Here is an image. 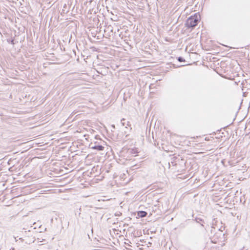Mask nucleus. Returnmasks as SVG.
I'll use <instances>...</instances> for the list:
<instances>
[{"label": "nucleus", "instance_id": "obj_1", "mask_svg": "<svg viewBox=\"0 0 250 250\" xmlns=\"http://www.w3.org/2000/svg\"><path fill=\"white\" fill-rule=\"evenodd\" d=\"M200 20V15L199 14H195L194 16H191L187 20L186 23V26L188 28H193L197 25Z\"/></svg>", "mask_w": 250, "mask_h": 250}, {"label": "nucleus", "instance_id": "obj_2", "mask_svg": "<svg viewBox=\"0 0 250 250\" xmlns=\"http://www.w3.org/2000/svg\"><path fill=\"white\" fill-rule=\"evenodd\" d=\"M121 124L123 126H125L126 128L127 127V126L130 127L131 124L129 121H127L126 122H125V119L123 118L121 121Z\"/></svg>", "mask_w": 250, "mask_h": 250}, {"label": "nucleus", "instance_id": "obj_3", "mask_svg": "<svg viewBox=\"0 0 250 250\" xmlns=\"http://www.w3.org/2000/svg\"><path fill=\"white\" fill-rule=\"evenodd\" d=\"M91 147L93 149H96L99 151L103 150L104 148V147L101 145H95L94 146H92Z\"/></svg>", "mask_w": 250, "mask_h": 250}, {"label": "nucleus", "instance_id": "obj_4", "mask_svg": "<svg viewBox=\"0 0 250 250\" xmlns=\"http://www.w3.org/2000/svg\"><path fill=\"white\" fill-rule=\"evenodd\" d=\"M147 213L144 211H140L138 212V215L140 217H144L146 216Z\"/></svg>", "mask_w": 250, "mask_h": 250}, {"label": "nucleus", "instance_id": "obj_5", "mask_svg": "<svg viewBox=\"0 0 250 250\" xmlns=\"http://www.w3.org/2000/svg\"><path fill=\"white\" fill-rule=\"evenodd\" d=\"M195 220L197 223L201 224V225L203 226V223H204V222L201 218L197 217L195 218Z\"/></svg>", "mask_w": 250, "mask_h": 250}, {"label": "nucleus", "instance_id": "obj_6", "mask_svg": "<svg viewBox=\"0 0 250 250\" xmlns=\"http://www.w3.org/2000/svg\"><path fill=\"white\" fill-rule=\"evenodd\" d=\"M178 61H179V62H182V61H183V58H181V57H179V58H178Z\"/></svg>", "mask_w": 250, "mask_h": 250}, {"label": "nucleus", "instance_id": "obj_7", "mask_svg": "<svg viewBox=\"0 0 250 250\" xmlns=\"http://www.w3.org/2000/svg\"><path fill=\"white\" fill-rule=\"evenodd\" d=\"M11 42V43L14 44V40H12Z\"/></svg>", "mask_w": 250, "mask_h": 250}, {"label": "nucleus", "instance_id": "obj_8", "mask_svg": "<svg viewBox=\"0 0 250 250\" xmlns=\"http://www.w3.org/2000/svg\"><path fill=\"white\" fill-rule=\"evenodd\" d=\"M112 126L115 128V125H113Z\"/></svg>", "mask_w": 250, "mask_h": 250}]
</instances>
